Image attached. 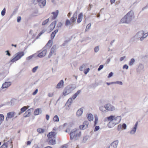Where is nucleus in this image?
Returning a JSON list of instances; mask_svg holds the SVG:
<instances>
[{"mask_svg":"<svg viewBox=\"0 0 148 148\" xmlns=\"http://www.w3.org/2000/svg\"><path fill=\"white\" fill-rule=\"evenodd\" d=\"M81 132L79 131V130L75 128L71 130L69 135L70 139L71 140L74 139L75 141L78 140L80 137Z\"/></svg>","mask_w":148,"mask_h":148,"instance_id":"nucleus-1","label":"nucleus"},{"mask_svg":"<svg viewBox=\"0 0 148 148\" xmlns=\"http://www.w3.org/2000/svg\"><path fill=\"white\" fill-rule=\"evenodd\" d=\"M133 16V11L132 10L130 11L121 19V22L122 23H129L132 21Z\"/></svg>","mask_w":148,"mask_h":148,"instance_id":"nucleus-2","label":"nucleus"},{"mask_svg":"<svg viewBox=\"0 0 148 148\" xmlns=\"http://www.w3.org/2000/svg\"><path fill=\"white\" fill-rule=\"evenodd\" d=\"M76 88L75 84H70L68 85L66 87L63 91V94L64 96H66L70 93L72 91Z\"/></svg>","mask_w":148,"mask_h":148,"instance_id":"nucleus-3","label":"nucleus"},{"mask_svg":"<svg viewBox=\"0 0 148 148\" xmlns=\"http://www.w3.org/2000/svg\"><path fill=\"white\" fill-rule=\"evenodd\" d=\"M52 41L51 40H49L47 43L44 47L43 50L38 54V57L42 58L45 56L47 53V50L45 49V48L47 47L49 49L52 46Z\"/></svg>","mask_w":148,"mask_h":148,"instance_id":"nucleus-4","label":"nucleus"},{"mask_svg":"<svg viewBox=\"0 0 148 148\" xmlns=\"http://www.w3.org/2000/svg\"><path fill=\"white\" fill-rule=\"evenodd\" d=\"M24 52L23 51L18 52L15 54V56L10 60V62H15L20 59L24 55Z\"/></svg>","mask_w":148,"mask_h":148,"instance_id":"nucleus-5","label":"nucleus"},{"mask_svg":"<svg viewBox=\"0 0 148 148\" xmlns=\"http://www.w3.org/2000/svg\"><path fill=\"white\" fill-rule=\"evenodd\" d=\"M77 96L76 94H75L73 95L72 98H70L68 99L65 104V106H66V109L67 110H69L70 109V107L73 101L72 99H74L76 98Z\"/></svg>","mask_w":148,"mask_h":148,"instance_id":"nucleus-6","label":"nucleus"},{"mask_svg":"<svg viewBox=\"0 0 148 148\" xmlns=\"http://www.w3.org/2000/svg\"><path fill=\"white\" fill-rule=\"evenodd\" d=\"M115 117V116L114 115H111L105 118L104 119V121H106L107 120H108L110 122L108 123V127L110 128H111L112 125V124L114 118Z\"/></svg>","mask_w":148,"mask_h":148,"instance_id":"nucleus-7","label":"nucleus"},{"mask_svg":"<svg viewBox=\"0 0 148 148\" xmlns=\"http://www.w3.org/2000/svg\"><path fill=\"white\" fill-rule=\"evenodd\" d=\"M121 119V117L120 116H118L114 118L112 124V125L111 128L114 126L115 125L119 123Z\"/></svg>","mask_w":148,"mask_h":148,"instance_id":"nucleus-8","label":"nucleus"},{"mask_svg":"<svg viewBox=\"0 0 148 148\" xmlns=\"http://www.w3.org/2000/svg\"><path fill=\"white\" fill-rule=\"evenodd\" d=\"M88 121H85L83 122L82 125H79V129L81 130H84L88 127Z\"/></svg>","mask_w":148,"mask_h":148,"instance_id":"nucleus-9","label":"nucleus"},{"mask_svg":"<svg viewBox=\"0 0 148 148\" xmlns=\"http://www.w3.org/2000/svg\"><path fill=\"white\" fill-rule=\"evenodd\" d=\"M107 110L112 111L115 110V107L110 103H107L105 105Z\"/></svg>","mask_w":148,"mask_h":148,"instance_id":"nucleus-10","label":"nucleus"},{"mask_svg":"<svg viewBox=\"0 0 148 148\" xmlns=\"http://www.w3.org/2000/svg\"><path fill=\"white\" fill-rule=\"evenodd\" d=\"M119 143V141L117 140L113 142L110 145L106 148H116Z\"/></svg>","mask_w":148,"mask_h":148,"instance_id":"nucleus-11","label":"nucleus"},{"mask_svg":"<svg viewBox=\"0 0 148 148\" xmlns=\"http://www.w3.org/2000/svg\"><path fill=\"white\" fill-rule=\"evenodd\" d=\"M46 0H38V3L40 8H42L46 4Z\"/></svg>","mask_w":148,"mask_h":148,"instance_id":"nucleus-12","label":"nucleus"},{"mask_svg":"<svg viewBox=\"0 0 148 148\" xmlns=\"http://www.w3.org/2000/svg\"><path fill=\"white\" fill-rule=\"evenodd\" d=\"M56 45H54L51 48L49 53L48 56V57L50 58L52 54L56 51Z\"/></svg>","mask_w":148,"mask_h":148,"instance_id":"nucleus-13","label":"nucleus"},{"mask_svg":"<svg viewBox=\"0 0 148 148\" xmlns=\"http://www.w3.org/2000/svg\"><path fill=\"white\" fill-rule=\"evenodd\" d=\"M138 124V121L136 122L134 127L132 128V130L130 132V134H133L135 133L136 131V130L137 128Z\"/></svg>","mask_w":148,"mask_h":148,"instance_id":"nucleus-14","label":"nucleus"},{"mask_svg":"<svg viewBox=\"0 0 148 148\" xmlns=\"http://www.w3.org/2000/svg\"><path fill=\"white\" fill-rule=\"evenodd\" d=\"M47 142H48V144L49 145H54L56 144L55 139L54 138H48Z\"/></svg>","mask_w":148,"mask_h":148,"instance_id":"nucleus-15","label":"nucleus"},{"mask_svg":"<svg viewBox=\"0 0 148 148\" xmlns=\"http://www.w3.org/2000/svg\"><path fill=\"white\" fill-rule=\"evenodd\" d=\"M77 12L76 11L73 14L72 17L70 18V20L72 23H74L76 21L77 17Z\"/></svg>","mask_w":148,"mask_h":148,"instance_id":"nucleus-16","label":"nucleus"},{"mask_svg":"<svg viewBox=\"0 0 148 148\" xmlns=\"http://www.w3.org/2000/svg\"><path fill=\"white\" fill-rule=\"evenodd\" d=\"M11 82H5L2 84L1 88L3 89L8 88L11 85Z\"/></svg>","mask_w":148,"mask_h":148,"instance_id":"nucleus-17","label":"nucleus"},{"mask_svg":"<svg viewBox=\"0 0 148 148\" xmlns=\"http://www.w3.org/2000/svg\"><path fill=\"white\" fill-rule=\"evenodd\" d=\"M144 35V31H141L138 32L135 35V37L137 38H139Z\"/></svg>","mask_w":148,"mask_h":148,"instance_id":"nucleus-18","label":"nucleus"},{"mask_svg":"<svg viewBox=\"0 0 148 148\" xmlns=\"http://www.w3.org/2000/svg\"><path fill=\"white\" fill-rule=\"evenodd\" d=\"M56 134V133L54 132H49L47 135V136L48 138H55L54 137Z\"/></svg>","mask_w":148,"mask_h":148,"instance_id":"nucleus-19","label":"nucleus"},{"mask_svg":"<svg viewBox=\"0 0 148 148\" xmlns=\"http://www.w3.org/2000/svg\"><path fill=\"white\" fill-rule=\"evenodd\" d=\"M84 107H82L78 110L76 112V115L78 116H81L83 111Z\"/></svg>","mask_w":148,"mask_h":148,"instance_id":"nucleus-20","label":"nucleus"},{"mask_svg":"<svg viewBox=\"0 0 148 148\" xmlns=\"http://www.w3.org/2000/svg\"><path fill=\"white\" fill-rule=\"evenodd\" d=\"M15 114L14 112H11L7 113V116L8 119H11L14 116Z\"/></svg>","mask_w":148,"mask_h":148,"instance_id":"nucleus-21","label":"nucleus"},{"mask_svg":"<svg viewBox=\"0 0 148 148\" xmlns=\"http://www.w3.org/2000/svg\"><path fill=\"white\" fill-rule=\"evenodd\" d=\"M64 83L63 80H61L57 85L56 88H61L63 86Z\"/></svg>","mask_w":148,"mask_h":148,"instance_id":"nucleus-22","label":"nucleus"},{"mask_svg":"<svg viewBox=\"0 0 148 148\" xmlns=\"http://www.w3.org/2000/svg\"><path fill=\"white\" fill-rule=\"evenodd\" d=\"M59 13V11L58 10H56V12H53L51 14L53 15V16H52V19H55L57 17Z\"/></svg>","mask_w":148,"mask_h":148,"instance_id":"nucleus-23","label":"nucleus"},{"mask_svg":"<svg viewBox=\"0 0 148 148\" xmlns=\"http://www.w3.org/2000/svg\"><path fill=\"white\" fill-rule=\"evenodd\" d=\"M82 16L83 14L82 13H80L79 14L77 20V22L78 23H79L82 21Z\"/></svg>","mask_w":148,"mask_h":148,"instance_id":"nucleus-24","label":"nucleus"},{"mask_svg":"<svg viewBox=\"0 0 148 148\" xmlns=\"http://www.w3.org/2000/svg\"><path fill=\"white\" fill-rule=\"evenodd\" d=\"M37 57V54L36 53H34V54L26 58V60H30L31 59H32L33 58H36Z\"/></svg>","mask_w":148,"mask_h":148,"instance_id":"nucleus-25","label":"nucleus"},{"mask_svg":"<svg viewBox=\"0 0 148 148\" xmlns=\"http://www.w3.org/2000/svg\"><path fill=\"white\" fill-rule=\"evenodd\" d=\"M27 109V108L26 106H23L21 109V111L18 113V114L20 115L21 114L25 111Z\"/></svg>","mask_w":148,"mask_h":148,"instance_id":"nucleus-26","label":"nucleus"},{"mask_svg":"<svg viewBox=\"0 0 148 148\" xmlns=\"http://www.w3.org/2000/svg\"><path fill=\"white\" fill-rule=\"evenodd\" d=\"M99 110L102 112H107V110L106 109V107H105V105L104 106H100L99 107Z\"/></svg>","mask_w":148,"mask_h":148,"instance_id":"nucleus-27","label":"nucleus"},{"mask_svg":"<svg viewBox=\"0 0 148 148\" xmlns=\"http://www.w3.org/2000/svg\"><path fill=\"white\" fill-rule=\"evenodd\" d=\"M87 118L89 121H92L93 118L92 114L91 113L89 114L88 115Z\"/></svg>","mask_w":148,"mask_h":148,"instance_id":"nucleus-28","label":"nucleus"},{"mask_svg":"<svg viewBox=\"0 0 148 148\" xmlns=\"http://www.w3.org/2000/svg\"><path fill=\"white\" fill-rule=\"evenodd\" d=\"M56 23H57V21H54L53 22L51 23L50 25V26H49L50 27H51L52 28H54L56 26Z\"/></svg>","mask_w":148,"mask_h":148,"instance_id":"nucleus-29","label":"nucleus"},{"mask_svg":"<svg viewBox=\"0 0 148 148\" xmlns=\"http://www.w3.org/2000/svg\"><path fill=\"white\" fill-rule=\"evenodd\" d=\"M89 136L88 135H86L85 136H84L83 137V140H82V143H85L86 142L87 140L88 139Z\"/></svg>","mask_w":148,"mask_h":148,"instance_id":"nucleus-30","label":"nucleus"},{"mask_svg":"<svg viewBox=\"0 0 148 148\" xmlns=\"http://www.w3.org/2000/svg\"><path fill=\"white\" fill-rule=\"evenodd\" d=\"M29 111H27L24 114L23 116L24 117H27L29 116L30 114V113L28 112Z\"/></svg>","mask_w":148,"mask_h":148,"instance_id":"nucleus-31","label":"nucleus"},{"mask_svg":"<svg viewBox=\"0 0 148 148\" xmlns=\"http://www.w3.org/2000/svg\"><path fill=\"white\" fill-rule=\"evenodd\" d=\"M4 117L3 114H0V125L1 124L2 122L4 121Z\"/></svg>","mask_w":148,"mask_h":148,"instance_id":"nucleus-32","label":"nucleus"},{"mask_svg":"<svg viewBox=\"0 0 148 148\" xmlns=\"http://www.w3.org/2000/svg\"><path fill=\"white\" fill-rule=\"evenodd\" d=\"M135 61L134 59L133 58L131 59L130 61L129 62V65L131 66L133 65L134 64Z\"/></svg>","mask_w":148,"mask_h":148,"instance_id":"nucleus-33","label":"nucleus"},{"mask_svg":"<svg viewBox=\"0 0 148 148\" xmlns=\"http://www.w3.org/2000/svg\"><path fill=\"white\" fill-rule=\"evenodd\" d=\"M72 23V22L71 21V20H69V19L66 20L65 23V25L67 26L69 25H71Z\"/></svg>","mask_w":148,"mask_h":148,"instance_id":"nucleus-34","label":"nucleus"},{"mask_svg":"<svg viewBox=\"0 0 148 148\" xmlns=\"http://www.w3.org/2000/svg\"><path fill=\"white\" fill-rule=\"evenodd\" d=\"M45 130L41 128H39L38 129V132L40 133H42L44 132Z\"/></svg>","mask_w":148,"mask_h":148,"instance_id":"nucleus-35","label":"nucleus"},{"mask_svg":"<svg viewBox=\"0 0 148 148\" xmlns=\"http://www.w3.org/2000/svg\"><path fill=\"white\" fill-rule=\"evenodd\" d=\"M8 143H4L3 145L0 147V148H7Z\"/></svg>","mask_w":148,"mask_h":148,"instance_id":"nucleus-36","label":"nucleus"},{"mask_svg":"<svg viewBox=\"0 0 148 148\" xmlns=\"http://www.w3.org/2000/svg\"><path fill=\"white\" fill-rule=\"evenodd\" d=\"M91 26V24L90 23H89L86 26V29L85 30V32H86L90 28Z\"/></svg>","mask_w":148,"mask_h":148,"instance_id":"nucleus-37","label":"nucleus"},{"mask_svg":"<svg viewBox=\"0 0 148 148\" xmlns=\"http://www.w3.org/2000/svg\"><path fill=\"white\" fill-rule=\"evenodd\" d=\"M53 120L55 121L58 122L59 121V118L58 116L56 115L53 118Z\"/></svg>","mask_w":148,"mask_h":148,"instance_id":"nucleus-38","label":"nucleus"},{"mask_svg":"<svg viewBox=\"0 0 148 148\" xmlns=\"http://www.w3.org/2000/svg\"><path fill=\"white\" fill-rule=\"evenodd\" d=\"M95 121H94V125H96L97 122L98 120V117L97 115L95 116Z\"/></svg>","mask_w":148,"mask_h":148,"instance_id":"nucleus-39","label":"nucleus"},{"mask_svg":"<svg viewBox=\"0 0 148 148\" xmlns=\"http://www.w3.org/2000/svg\"><path fill=\"white\" fill-rule=\"evenodd\" d=\"M49 18L46 19L45 20L42 22V25H45L46 24L48 23V22H49Z\"/></svg>","mask_w":148,"mask_h":148,"instance_id":"nucleus-40","label":"nucleus"},{"mask_svg":"<svg viewBox=\"0 0 148 148\" xmlns=\"http://www.w3.org/2000/svg\"><path fill=\"white\" fill-rule=\"evenodd\" d=\"M6 12V9L4 8L1 12V15L2 16H4Z\"/></svg>","mask_w":148,"mask_h":148,"instance_id":"nucleus-41","label":"nucleus"},{"mask_svg":"<svg viewBox=\"0 0 148 148\" xmlns=\"http://www.w3.org/2000/svg\"><path fill=\"white\" fill-rule=\"evenodd\" d=\"M122 125L121 124H120L118 126V127L117 128V130L119 131H121V129H122Z\"/></svg>","mask_w":148,"mask_h":148,"instance_id":"nucleus-42","label":"nucleus"},{"mask_svg":"<svg viewBox=\"0 0 148 148\" xmlns=\"http://www.w3.org/2000/svg\"><path fill=\"white\" fill-rule=\"evenodd\" d=\"M63 25V23H62L61 22H59L58 23L57 27L58 28H59L60 27H61Z\"/></svg>","mask_w":148,"mask_h":148,"instance_id":"nucleus-43","label":"nucleus"},{"mask_svg":"<svg viewBox=\"0 0 148 148\" xmlns=\"http://www.w3.org/2000/svg\"><path fill=\"white\" fill-rule=\"evenodd\" d=\"M45 32V31L44 30H42L38 35V38Z\"/></svg>","mask_w":148,"mask_h":148,"instance_id":"nucleus-44","label":"nucleus"},{"mask_svg":"<svg viewBox=\"0 0 148 148\" xmlns=\"http://www.w3.org/2000/svg\"><path fill=\"white\" fill-rule=\"evenodd\" d=\"M114 84H117L120 85H122L123 84V83L122 82L120 81H117L116 82H114Z\"/></svg>","mask_w":148,"mask_h":148,"instance_id":"nucleus-45","label":"nucleus"},{"mask_svg":"<svg viewBox=\"0 0 148 148\" xmlns=\"http://www.w3.org/2000/svg\"><path fill=\"white\" fill-rule=\"evenodd\" d=\"M42 110L40 108H38V115L42 113Z\"/></svg>","mask_w":148,"mask_h":148,"instance_id":"nucleus-46","label":"nucleus"},{"mask_svg":"<svg viewBox=\"0 0 148 148\" xmlns=\"http://www.w3.org/2000/svg\"><path fill=\"white\" fill-rule=\"evenodd\" d=\"M90 70V69L89 68H88L86 69L84 71V73L85 74H87V73L89 72Z\"/></svg>","mask_w":148,"mask_h":148,"instance_id":"nucleus-47","label":"nucleus"},{"mask_svg":"<svg viewBox=\"0 0 148 148\" xmlns=\"http://www.w3.org/2000/svg\"><path fill=\"white\" fill-rule=\"evenodd\" d=\"M122 129H123L124 130H125L127 128V125L125 123H124L122 125Z\"/></svg>","mask_w":148,"mask_h":148,"instance_id":"nucleus-48","label":"nucleus"},{"mask_svg":"<svg viewBox=\"0 0 148 148\" xmlns=\"http://www.w3.org/2000/svg\"><path fill=\"white\" fill-rule=\"evenodd\" d=\"M103 65H100L98 68L97 69V70L98 71H100L101 69H102L103 67Z\"/></svg>","mask_w":148,"mask_h":148,"instance_id":"nucleus-49","label":"nucleus"},{"mask_svg":"<svg viewBox=\"0 0 148 148\" xmlns=\"http://www.w3.org/2000/svg\"><path fill=\"white\" fill-rule=\"evenodd\" d=\"M99 47L98 46L94 48L95 52H97L99 50Z\"/></svg>","mask_w":148,"mask_h":148,"instance_id":"nucleus-50","label":"nucleus"},{"mask_svg":"<svg viewBox=\"0 0 148 148\" xmlns=\"http://www.w3.org/2000/svg\"><path fill=\"white\" fill-rule=\"evenodd\" d=\"M86 65L84 64H83L79 68V70L81 71H82L83 70V68L85 67Z\"/></svg>","mask_w":148,"mask_h":148,"instance_id":"nucleus-51","label":"nucleus"},{"mask_svg":"<svg viewBox=\"0 0 148 148\" xmlns=\"http://www.w3.org/2000/svg\"><path fill=\"white\" fill-rule=\"evenodd\" d=\"M138 68L140 70H143L144 69V66L142 64H139V65Z\"/></svg>","mask_w":148,"mask_h":148,"instance_id":"nucleus-52","label":"nucleus"},{"mask_svg":"<svg viewBox=\"0 0 148 148\" xmlns=\"http://www.w3.org/2000/svg\"><path fill=\"white\" fill-rule=\"evenodd\" d=\"M100 127L99 126H96L95 127V129H94V131L96 132L97 131H98Z\"/></svg>","mask_w":148,"mask_h":148,"instance_id":"nucleus-53","label":"nucleus"},{"mask_svg":"<svg viewBox=\"0 0 148 148\" xmlns=\"http://www.w3.org/2000/svg\"><path fill=\"white\" fill-rule=\"evenodd\" d=\"M21 16H18L17 17V22L18 23L20 22L21 20Z\"/></svg>","mask_w":148,"mask_h":148,"instance_id":"nucleus-54","label":"nucleus"},{"mask_svg":"<svg viewBox=\"0 0 148 148\" xmlns=\"http://www.w3.org/2000/svg\"><path fill=\"white\" fill-rule=\"evenodd\" d=\"M55 35L56 34H54V33L53 32H52V33L51 34V39H53V38H54L55 36Z\"/></svg>","mask_w":148,"mask_h":148,"instance_id":"nucleus-55","label":"nucleus"},{"mask_svg":"<svg viewBox=\"0 0 148 148\" xmlns=\"http://www.w3.org/2000/svg\"><path fill=\"white\" fill-rule=\"evenodd\" d=\"M37 70V66H35L32 69L33 72L35 73Z\"/></svg>","mask_w":148,"mask_h":148,"instance_id":"nucleus-56","label":"nucleus"},{"mask_svg":"<svg viewBox=\"0 0 148 148\" xmlns=\"http://www.w3.org/2000/svg\"><path fill=\"white\" fill-rule=\"evenodd\" d=\"M113 73L112 72H111L108 75V78H109L112 76Z\"/></svg>","mask_w":148,"mask_h":148,"instance_id":"nucleus-57","label":"nucleus"},{"mask_svg":"<svg viewBox=\"0 0 148 148\" xmlns=\"http://www.w3.org/2000/svg\"><path fill=\"white\" fill-rule=\"evenodd\" d=\"M69 41V40H65L64 42L62 45V46H65V45L68 43Z\"/></svg>","mask_w":148,"mask_h":148,"instance_id":"nucleus-58","label":"nucleus"},{"mask_svg":"<svg viewBox=\"0 0 148 148\" xmlns=\"http://www.w3.org/2000/svg\"><path fill=\"white\" fill-rule=\"evenodd\" d=\"M14 99H12L11 100V101H10V103H11V104H10L11 106H12V105H14Z\"/></svg>","mask_w":148,"mask_h":148,"instance_id":"nucleus-59","label":"nucleus"},{"mask_svg":"<svg viewBox=\"0 0 148 148\" xmlns=\"http://www.w3.org/2000/svg\"><path fill=\"white\" fill-rule=\"evenodd\" d=\"M37 12H34V13H32L31 16V17H33V16H36L37 15Z\"/></svg>","mask_w":148,"mask_h":148,"instance_id":"nucleus-60","label":"nucleus"},{"mask_svg":"<svg viewBox=\"0 0 148 148\" xmlns=\"http://www.w3.org/2000/svg\"><path fill=\"white\" fill-rule=\"evenodd\" d=\"M123 69H127L128 68V66L127 64H125L123 66Z\"/></svg>","mask_w":148,"mask_h":148,"instance_id":"nucleus-61","label":"nucleus"},{"mask_svg":"<svg viewBox=\"0 0 148 148\" xmlns=\"http://www.w3.org/2000/svg\"><path fill=\"white\" fill-rule=\"evenodd\" d=\"M5 52L7 53L6 55H8L9 56H10L11 55V54L9 53V50H7L5 51Z\"/></svg>","mask_w":148,"mask_h":148,"instance_id":"nucleus-62","label":"nucleus"},{"mask_svg":"<svg viewBox=\"0 0 148 148\" xmlns=\"http://www.w3.org/2000/svg\"><path fill=\"white\" fill-rule=\"evenodd\" d=\"M148 8V4H147L145 7L143 8L142 9V10H144L145 9H147Z\"/></svg>","mask_w":148,"mask_h":148,"instance_id":"nucleus-63","label":"nucleus"},{"mask_svg":"<svg viewBox=\"0 0 148 148\" xmlns=\"http://www.w3.org/2000/svg\"><path fill=\"white\" fill-rule=\"evenodd\" d=\"M53 95V93H49L48 94V96L49 97H52Z\"/></svg>","mask_w":148,"mask_h":148,"instance_id":"nucleus-64","label":"nucleus"}]
</instances>
